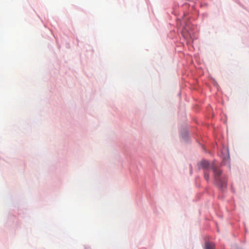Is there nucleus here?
I'll use <instances>...</instances> for the list:
<instances>
[{
  "mask_svg": "<svg viewBox=\"0 0 249 249\" xmlns=\"http://www.w3.org/2000/svg\"><path fill=\"white\" fill-rule=\"evenodd\" d=\"M215 245L211 242H206L205 244V249H214Z\"/></svg>",
  "mask_w": 249,
  "mask_h": 249,
  "instance_id": "nucleus-2",
  "label": "nucleus"
},
{
  "mask_svg": "<svg viewBox=\"0 0 249 249\" xmlns=\"http://www.w3.org/2000/svg\"><path fill=\"white\" fill-rule=\"evenodd\" d=\"M200 166L204 169L211 167L213 172V176L216 183L218 185H220L221 188L226 187L227 183L223 176H221L222 171L217 167L214 162L210 164L208 161L202 160L200 163Z\"/></svg>",
  "mask_w": 249,
  "mask_h": 249,
  "instance_id": "nucleus-1",
  "label": "nucleus"
},
{
  "mask_svg": "<svg viewBox=\"0 0 249 249\" xmlns=\"http://www.w3.org/2000/svg\"><path fill=\"white\" fill-rule=\"evenodd\" d=\"M204 178L207 181L209 180V174L206 171L204 172Z\"/></svg>",
  "mask_w": 249,
  "mask_h": 249,
  "instance_id": "nucleus-3",
  "label": "nucleus"
}]
</instances>
